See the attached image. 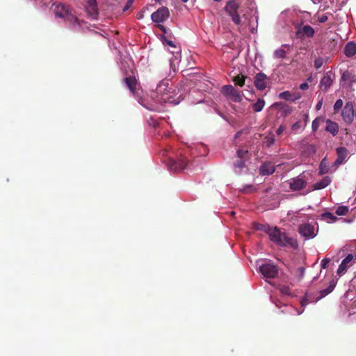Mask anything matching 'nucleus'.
<instances>
[{"label":"nucleus","mask_w":356,"mask_h":356,"mask_svg":"<svg viewBox=\"0 0 356 356\" xmlns=\"http://www.w3.org/2000/svg\"><path fill=\"white\" fill-rule=\"evenodd\" d=\"M261 273L266 278H275L278 275V268L272 263L263 264L259 267Z\"/></svg>","instance_id":"obj_4"},{"label":"nucleus","mask_w":356,"mask_h":356,"mask_svg":"<svg viewBox=\"0 0 356 356\" xmlns=\"http://www.w3.org/2000/svg\"><path fill=\"white\" fill-rule=\"evenodd\" d=\"M341 79L344 81H348L351 85L356 82V76L349 71H345L341 76Z\"/></svg>","instance_id":"obj_25"},{"label":"nucleus","mask_w":356,"mask_h":356,"mask_svg":"<svg viewBox=\"0 0 356 356\" xmlns=\"http://www.w3.org/2000/svg\"><path fill=\"white\" fill-rule=\"evenodd\" d=\"M281 112L284 115H289L292 112V108L291 106H283L282 108Z\"/></svg>","instance_id":"obj_38"},{"label":"nucleus","mask_w":356,"mask_h":356,"mask_svg":"<svg viewBox=\"0 0 356 356\" xmlns=\"http://www.w3.org/2000/svg\"><path fill=\"white\" fill-rule=\"evenodd\" d=\"M255 191V188L252 185H248L245 187L241 189V192L243 193H249Z\"/></svg>","instance_id":"obj_37"},{"label":"nucleus","mask_w":356,"mask_h":356,"mask_svg":"<svg viewBox=\"0 0 356 356\" xmlns=\"http://www.w3.org/2000/svg\"><path fill=\"white\" fill-rule=\"evenodd\" d=\"M341 115L344 122L347 124H350L354 120L355 114L353 109V104L352 102H346L345 106L342 110Z\"/></svg>","instance_id":"obj_9"},{"label":"nucleus","mask_w":356,"mask_h":356,"mask_svg":"<svg viewBox=\"0 0 356 356\" xmlns=\"http://www.w3.org/2000/svg\"><path fill=\"white\" fill-rule=\"evenodd\" d=\"M156 2H160L161 0H154Z\"/></svg>","instance_id":"obj_56"},{"label":"nucleus","mask_w":356,"mask_h":356,"mask_svg":"<svg viewBox=\"0 0 356 356\" xmlns=\"http://www.w3.org/2000/svg\"><path fill=\"white\" fill-rule=\"evenodd\" d=\"M343 101L339 99H337L336 101V102L334 103V113H337L339 111V110L342 108L343 106Z\"/></svg>","instance_id":"obj_36"},{"label":"nucleus","mask_w":356,"mask_h":356,"mask_svg":"<svg viewBox=\"0 0 356 356\" xmlns=\"http://www.w3.org/2000/svg\"><path fill=\"white\" fill-rule=\"evenodd\" d=\"M269 80V77H268L264 72H259L254 76V86L259 90H264L267 88Z\"/></svg>","instance_id":"obj_10"},{"label":"nucleus","mask_w":356,"mask_h":356,"mask_svg":"<svg viewBox=\"0 0 356 356\" xmlns=\"http://www.w3.org/2000/svg\"><path fill=\"white\" fill-rule=\"evenodd\" d=\"M343 53L348 58H351L356 54V44L354 42H348L344 47Z\"/></svg>","instance_id":"obj_19"},{"label":"nucleus","mask_w":356,"mask_h":356,"mask_svg":"<svg viewBox=\"0 0 356 356\" xmlns=\"http://www.w3.org/2000/svg\"><path fill=\"white\" fill-rule=\"evenodd\" d=\"M309 88V85L307 83H302L300 85V89L304 90H307Z\"/></svg>","instance_id":"obj_48"},{"label":"nucleus","mask_w":356,"mask_h":356,"mask_svg":"<svg viewBox=\"0 0 356 356\" xmlns=\"http://www.w3.org/2000/svg\"><path fill=\"white\" fill-rule=\"evenodd\" d=\"M329 263H330V259H328V258L323 259L321 261V268H326V267Z\"/></svg>","instance_id":"obj_44"},{"label":"nucleus","mask_w":356,"mask_h":356,"mask_svg":"<svg viewBox=\"0 0 356 356\" xmlns=\"http://www.w3.org/2000/svg\"><path fill=\"white\" fill-rule=\"evenodd\" d=\"M318 229V225L316 222H305L298 227L299 234L307 239L314 238L317 234Z\"/></svg>","instance_id":"obj_2"},{"label":"nucleus","mask_w":356,"mask_h":356,"mask_svg":"<svg viewBox=\"0 0 356 356\" xmlns=\"http://www.w3.org/2000/svg\"><path fill=\"white\" fill-rule=\"evenodd\" d=\"M157 27L164 33H167L166 28L161 24H158Z\"/></svg>","instance_id":"obj_47"},{"label":"nucleus","mask_w":356,"mask_h":356,"mask_svg":"<svg viewBox=\"0 0 356 356\" xmlns=\"http://www.w3.org/2000/svg\"><path fill=\"white\" fill-rule=\"evenodd\" d=\"M291 49V45L284 44L282 45V48L277 49L274 51L273 56L275 58L284 59L286 57V54Z\"/></svg>","instance_id":"obj_17"},{"label":"nucleus","mask_w":356,"mask_h":356,"mask_svg":"<svg viewBox=\"0 0 356 356\" xmlns=\"http://www.w3.org/2000/svg\"><path fill=\"white\" fill-rule=\"evenodd\" d=\"M167 85L168 83H164L163 81L161 82L156 88V92L158 93H160L162 92V90H163V87H164L163 89H165L166 87H167Z\"/></svg>","instance_id":"obj_42"},{"label":"nucleus","mask_w":356,"mask_h":356,"mask_svg":"<svg viewBox=\"0 0 356 356\" xmlns=\"http://www.w3.org/2000/svg\"><path fill=\"white\" fill-rule=\"evenodd\" d=\"M333 83L332 79L331 78L330 75L328 74H326L324 75V76L321 79L320 82V87L321 88L324 90L327 91L330 87L332 86Z\"/></svg>","instance_id":"obj_23"},{"label":"nucleus","mask_w":356,"mask_h":356,"mask_svg":"<svg viewBox=\"0 0 356 356\" xmlns=\"http://www.w3.org/2000/svg\"><path fill=\"white\" fill-rule=\"evenodd\" d=\"M331 182V179L329 177H325L318 182H316L312 186V190H320L327 186Z\"/></svg>","instance_id":"obj_24"},{"label":"nucleus","mask_w":356,"mask_h":356,"mask_svg":"<svg viewBox=\"0 0 356 356\" xmlns=\"http://www.w3.org/2000/svg\"><path fill=\"white\" fill-rule=\"evenodd\" d=\"M222 92L226 97H229L232 102H240L242 97L240 92L236 90L232 85H226L222 88Z\"/></svg>","instance_id":"obj_7"},{"label":"nucleus","mask_w":356,"mask_h":356,"mask_svg":"<svg viewBox=\"0 0 356 356\" xmlns=\"http://www.w3.org/2000/svg\"><path fill=\"white\" fill-rule=\"evenodd\" d=\"M265 101L263 99H258L257 102L252 104V108L255 112H260L264 107Z\"/></svg>","instance_id":"obj_28"},{"label":"nucleus","mask_w":356,"mask_h":356,"mask_svg":"<svg viewBox=\"0 0 356 356\" xmlns=\"http://www.w3.org/2000/svg\"><path fill=\"white\" fill-rule=\"evenodd\" d=\"M124 81L129 90L134 94L138 86L136 77L134 76H129L125 77Z\"/></svg>","instance_id":"obj_16"},{"label":"nucleus","mask_w":356,"mask_h":356,"mask_svg":"<svg viewBox=\"0 0 356 356\" xmlns=\"http://www.w3.org/2000/svg\"><path fill=\"white\" fill-rule=\"evenodd\" d=\"M322 218L324 219V220H330L331 221H336L337 218L334 216L333 213H330V212H325V213H323L322 215Z\"/></svg>","instance_id":"obj_34"},{"label":"nucleus","mask_w":356,"mask_h":356,"mask_svg":"<svg viewBox=\"0 0 356 356\" xmlns=\"http://www.w3.org/2000/svg\"><path fill=\"white\" fill-rule=\"evenodd\" d=\"M170 17V12L167 7L162 6L159 8L156 11L154 12L151 18L152 20L156 24H161L164 22Z\"/></svg>","instance_id":"obj_5"},{"label":"nucleus","mask_w":356,"mask_h":356,"mask_svg":"<svg viewBox=\"0 0 356 356\" xmlns=\"http://www.w3.org/2000/svg\"><path fill=\"white\" fill-rule=\"evenodd\" d=\"M240 5L235 0H230L227 1L224 9L225 11L231 17L232 22L237 26L241 24V19L238 13Z\"/></svg>","instance_id":"obj_3"},{"label":"nucleus","mask_w":356,"mask_h":356,"mask_svg":"<svg viewBox=\"0 0 356 356\" xmlns=\"http://www.w3.org/2000/svg\"><path fill=\"white\" fill-rule=\"evenodd\" d=\"M314 3H316V1H319L320 0H312Z\"/></svg>","instance_id":"obj_53"},{"label":"nucleus","mask_w":356,"mask_h":356,"mask_svg":"<svg viewBox=\"0 0 356 356\" xmlns=\"http://www.w3.org/2000/svg\"><path fill=\"white\" fill-rule=\"evenodd\" d=\"M275 171V167L271 162H265L259 168V174L261 175H270Z\"/></svg>","instance_id":"obj_13"},{"label":"nucleus","mask_w":356,"mask_h":356,"mask_svg":"<svg viewBox=\"0 0 356 356\" xmlns=\"http://www.w3.org/2000/svg\"><path fill=\"white\" fill-rule=\"evenodd\" d=\"M323 63V60L321 58H318L314 60V66L316 69H319Z\"/></svg>","instance_id":"obj_40"},{"label":"nucleus","mask_w":356,"mask_h":356,"mask_svg":"<svg viewBox=\"0 0 356 356\" xmlns=\"http://www.w3.org/2000/svg\"><path fill=\"white\" fill-rule=\"evenodd\" d=\"M254 228L257 230H260L268 234L271 227L267 224L254 223Z\"/></svg>","instance_id":"obj_29"},{"label":"nucleus","mask_w":356,"mask_h":356,"mask_svg":"<svg viewBox=\"0 0 356 356\" xmlns=\"http://www.w3.org/2000/svg\"><path fill=\"white\" fill-rule=\"evenodd\" d=\"M248 151L243 149H238L236 151V158L247 159H248Z\"/></svg>","instance_id":"obj_31"},{"label":"nucleus","mask_w":356,"mask_h":356,"mask_svg":"<svg viewBox=\"0 0 356 356\" xmlns=\"http://www.w3.org/2000/svg\"><path fill=\"white\" fill-rule=\"evenodd\" d=\"M270 241L282 247H291L297 249L298 243L296 239L289 237L284 232H282L277 227H271L268 234Z\"/></svg>","instance_id":"obj_1"},{"label":"nucleus","mask_w":356,"mask_h":356,"mask_svg":"<svg viewBox=\"0 0 356 356\" xmlns=\"http://www.w3.org/2000/svg\"><path fill=\"white\" fill-rule=\"evenodd\" d=\"M133 2H134V0H128L122 9L123 11L124 12V11H127V10H129V8L132 6Z\"/></svg>","instance_id":"obj_43"},{"label":"nucleus","mask_w":356,"mask_h":356,"mask_svg":"<svg viewBox=\"0 0 356 356\" xmlns=\"http://www.w3.org/2000/svg\"><path fill=\"white\" fill-rule=\"evenodd\" d=\"M284 131V127L283 126H280L279 128L276 130V133L277 135H281Z\"/></svg>","instance_id":"obj_49"},{"label":"nucleus","mask_w":356,"mask_h":356,"mask_svg":"<svg viewBox=\"0 0 356 356\" xmlns=\"http://www.w3.org/2000/svg\"><path fill=\"white\" fill-rule=\"evenodd\" d=\"M337 159L335 161L336 165L341 164L347 156L348 151L346 147H340L337 149Z\"/></svg>","instance_id":"obj_21"},{"label":"nucleus","mask_w":356,"mask_h":356,"mask_svg":"<svg viewBox=\"0 0 356 356\" xmlns=\"http://www.w3.org/2000/svg\"><path fill=\"white\" fill-rule=\"evenodd\" d=\"M323 104V100L321 99L320 102H318L316 106V110H320Z\"/></svg>","instance_id":"obj_50"},{"label":"nucleus","mask_w":356,"mask_h":356,"mask_svg":"<svg viewBox=\"0 0 356 356\" xmlns=\"http://www.w3.org/2000/svg\"><path fill=\"white\" fill-rule=\"evenodd\" d=\"M181 1L182 2H184V3H186V2H187L188 0H181Z\"/></svg>","instance_id":"obj_54"},{"label":"nucleus","mask_w":356,"mask_h":356,"mask_svg":"<svg viewBox=\"0 0 356 356\" xmlns=\"http://www.w3.org/2000/svg\"><path fill=\"white\" fill-rule=\"evenodd\" d=\"M348 207L346 206H339L336 210V214L338 216H346L348 213Z\"/></svg>","instance_id":"obj_30"},{"label":"nucleus","mask_w":356,"mask_h":356,"mask_svg":"<svg viewBox=\"0 0 356 356\" xmlns=\"http://www.w3.org/2000/svg\"><path fill=\"white\" fill-rule=\"evenodd\" d=\"M246 160L247 159L236 158L233 162V166L236 173L239 174L243 172V169L246 168Z\"/></svg>","instance_id":"obj_22"},{"label":"nucleus","mask_w":356,"mask_h":356,"mask_svg":"<svg viewBox=\"0 0 356 356\" xmlns=\"http://www.w3.org/2000/svg\"><path fill=\"white\" fill-rule=\"evenodd\" d=\"M143 17V15H140V16L138 17V19H140Z\"/></svg>","instance_id":"obj_55"},{"label":"nucleus","mask_w":356,"mask_h":356,"mask_svg":"<svg viewBox=\"0 0 356 356\" xmlns=\"http://www.w3.org/2000/svg\"><path fill=\"white\" fill-rule=\"evenodd\" d=\"M300 122H296V123H294L292 127H291V129L293 130H297L298 129H300Z\"/></svg>","instance_id":"obj_46"},{"label":"nucleus","mask_w":356,"mask_h":356,"mask_svg":"<svg viewBox=\"0 0 356 356\" xmlns=\"http://www.w3.org/2000/svg\"><path fill=\"white\" fill-rule=\"evenodd\" d=\"M324 119L323 118H316L315 120H313L312 128L314 131H316L320 125L321 122H323Z\"/></svg>","instance_id":"obj_33"},{"label":"nucleus","mask_w":356,"mask_h":356,"mask_svg":"<svg viewBox=\"0 0 356 356\" xmlns=\"http://www.w3.org/2000/svg\"><path fill=\"white\" fill-rule=\"evenodd\" d=\"M165 42H166V44H167L168 45H169V46H170V47H175V44H174V43H173V42H172V41H171V40H165Z\"/></svg>","instance_id":"obj_51"},{"label":"nucleus","mask_w":356,"mask_h":356,"mask_svg":"<svg viewBox=\"0 0 356 356\" xmlns=\"http://www.w3.org/2000/svg\"><path fill=\"white\" fill-rule=\"evenodd\" d=\"M280 291L282 294H285V295L291 294V289L287 286H282V287H280Z\"/></svg>","instance_id":"obj_39"},{"label":"nucleus","mask_w":356,"mask_h":356,"mask_svg":"<svg viewBox=\"0 0 356 356\" xmlns=\"http://www.w3.org/2000/svg\"><path fill=\"white\" fill-rule=\"evenodd\" d=\"M327 16L326 15H323L318 17V21L321 23H324L327 21Z\"/></svg>","instance_id":"obj_45"},{"label":"nucleus","mask_w":356,"mask_h":356,"mask_svg":"<svg viewBox=\"0 0 356 356\" xmlns=\"http://www.w3.org/2000/svg\"><path fill=\"white\" fill-rule=\"evenodd\" d=\"M291 97H292V95L291 94V92L289 91H284L279 94V98H280L282 99L291 100Z\"/></svg>","instance_id":"obj_35"},{"label":"nucleus","mask_w":356,"mask_h":356,"mask_svg":"<svg viewBox=\"0 0 356 356\" xmlns=\"http://www.w3.org/2000/svg\"><path fill=\"white\" fill-rule=\"evenodd\" d=\"M302 306H304V305H305L304 300L302 302Z\"/></svg>","instance_id":"obj_57"},{"label":"nucleus","mask_w":356,"mask_h":356,"mask_svg":"<svg viewBox=\"0 0 356 356\" xmlns=\"http://www.w3.org/2000/svg\"><path fill=\"white\" fill-rule=\"evenodd\" d=\"M353 259V256L352 254H348L341 261V264L339 265L338 270H337V274L339 275H341L344 274L348 268V265L349 263H350Z\"/></svg>","instance_id":"obj_14"},{"label":"nucleus","mask_w":356,"mask_h":356,"mask_svg":"<svg viewBox=\"0 0 356 356\" xmlns=\"http://www.w3.org/2000/svg\"><path fill=\"white\" fill-rule=\"evenodd\" d=\"M266 143L268 146H270L274 144L275 143V138L273 136H270L266 137Z\"/></svg>","instance_id":"obj_41"},{"label":"nucleus","mask_w":356,"mask_h":356,"mask_svg":"<svg viewBox=\"0 0 356 356\" xmlns=\"http://www.w3.org/2000/svg\"><path fill=\"white\" fill-rule=\"evenodd\" d=\"M242 134V131H239L236 134V137H239Z\"/></svg>","instance_id":"obj_52"},{"label":"nucleus","mask_w":356,"mask_h":356,"mask_svg":"<svg viewBox=\"0 0 356 356\" xmlns=\"http://www.w3.org/2000/svg\"><path fill=\"white\" fill-rule=\"evenodd\" d=\"M53 6H54V13L56 17L65 19L67 14L70 13L71 9L70 7L63 3H54Z\"/></svg>","instance_id":"obj_11"},{"label":"nucleus","mask_w":356,"mask_h":356,"mask_svg":"<svg viewBox=\"0 0 356 356\" xmlns=\"http://www.w3.org/2000/svg\"><path fill=\"white\" fill-rule=\"evenodd\" d=\"M335 286H336V282L334 280H332V281H330L329 286L326 289L321 290L319 291V293H318L319 296H318L316 298L314 301L317 302V301L320 300L321 299H322L323 298L327 296L329 293H330L334 290Z\"/></svg>","instance_id":"obj_18"},{"label":"nucleus","mask_w":356,"mask_h":356,"mask_svg":"<svg viewBox=\"0 0 356 356\" xmlns=\"http://www.w3.org/2000/svg\"><path fill=\"white\" fill-rule=\"evenodd\" d=\"M64 20L67 22H68L71 25H75L79 23V19L77 17H76L72 12V10L70 11V13L67 14V15L65 17Z\"/></svg>","instance_id":"obj_26"},{"label":"nucleus","mask_w":356,"mask_h":356,"mask_svg":"<svg viewBox=\"0 0 356 356\" xmlns=\"http://www.w3.org/2000/svg\"><path fill=\"white\" fill-rule=\"evenodd\" d=\"M289 184L291 191H298L306 187L307 181L300 177H296L291 179L289 180Z\"/></svg>","instance_id":"obj_12"},{"label":"nucleus","mask_w":356,"mask_h":356,"mask_svg":"<svg viewBox=\"0 0 356 356\" xmlns=\"http://www.w3.org/2000/svg\"><path fill=\"white\" fill-rule=\"evenodd\" d=\"M328 168L327 166L326 165V163H325V159H323L320 163V166H319V174L320 175H324L325 173H327L328 172Z\"/></svg>","instance_id":"obj_32"},{"label":"nucleus","mask_w":356,"mask_h":356,"mask_svg":"<svg viewBox=\"0 0 356 356\" xmlns=\"http://www.w3.org/2000/svg\"><path fill=\"white\" fill-rule=\"evenodd\" d=\"M297 29L296 35L297 38L303 40L305 38H312L314 35V30L309 25L298 24L296 26Z\"/></svg>","instance_id":"obj_6"},{"label":"nucleus","mask_w":356,"mask_h":356,"mask_svg":"<svg viewBox=\"0 0 356 356\" xmlns=\"http://www.w3.org/2000/svg\"><path fill=\"white\" fill-rule=\"evenodd\" d=\"M188 160L186 157L181 156L177 161L169 159L167 163L168 168L170 171H177L184 170L187 165Z\"/></svg>","instance_id":"obj_8"},{"label":"nucleus","mask_w":356,"mask_h":356,"mask_svg":"<svg viewBox=\"0 0 356 356\" xmlns=\"http://www.w3.org/2000/svg\"><path fill=\"white\" fill-rule=\"evenodd\" d=\"M326 127L325 130L332 134L333 136H336L339 131V126L338 124L335 122L332 121L331 120H326Z\"/></svg>","instance_id":"obj_20"},{"label":"nucleus","mask_w":356,"mask_h":356,"mask_svg":"<svg viewBox=\"0 0 356 356\" xmlns=\"http://www.w3.org/2000/svg\"><path fill=\"white\" fill-rule=\"evenodd\" d=\"M246 76L242 74H238L233 77L232 80L234 82L235 85H237L240 87H242L245 85Z\"/></svg>","instance_id":"obj_27"},{"label":"nucleus","mask_w":356,"mask_h":356,"mask_svg":"<svg viewBox=\"0 0 356 356\" xmlns=\"http://www.w3.org/2000/svg\"><path fill=\"white\" fill-rule=\"evenodd\" d=\"M86 11L92 18H95L98 15L96 0L87 1Z\"/></svg>","instance_id":"obj_15"}]
</instances>
